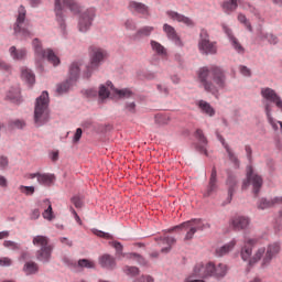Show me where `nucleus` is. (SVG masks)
Segmentation results:
<instances>
[{
	"label": "nucleus",
	"instance_id": "obj_49",
	"mask_svg": "<svg viewBox=\"0 0 282 282\" xmlns=\"http://www.w3.org/2000/svg\"><path fill=\"white\" fill-rule=\"evenodd\" d=\"M78 268H95L94 262L87 260V259H82L78 261Z\"/></svg>",
	"mask_w": 282,
	"mask_h": 282
},
{
	"label": "nucleus",
	"instance_id": "obj_25",
	"mask_svg": "<svg viewBox=\"0 0 282 282\" xmlns=\"http://www.w3.org/2000/svg\"><path fill=\"white\" fill-rule=\"evenodd\" d=\"M32 243H33V246H35V248H52L53 247L52 245H50V238H47V236H41V235L33 237Z\"/></svg>",
	"mask_w": 282,
	"mask_h": 282
},
{
	"label": "nucleus",
	"instance_id": "obj_59",
	"mask_svg": "<svg viewBox=\"0 0 282 282\" xmlns=\"http://www.w3.org/2000/svg\"><path fill=\"white\" fill-rule=\"evenodd\" d=\"M112 246L117 250V254H121L123 257L124 253H122V243L116 241L112 243Z\"/></svg>",
	"mask_w": 282,
	"mask_h": 282
},
{
	"label": "nucleus",
	"instance_id": "obj_15",
	"mask_svg": "<svg viewBox=\"0 0 282 282\" xmlns=\"http://www.w3.org/2000/svg\"><path fill=\"white\" fill-rule=\"evenodd\" d=\"M215 271V264L213 262L197 263L194 267L193 276H199L200 279H206V276H213V272Z\"/></svg>",
	"mask_w": 282,
	"mask_h": 282
},
{
	"label": "nucleus",
	"instance_id": "obj_61",
	"mask_svg": "<svg viewBox=\"0 0 282 282\" xmlns=\"http://www.w3.org/2000/svg\"><path fill=\"white\" fill-rule=\"evenodd\" d=\"M41 217V212L39 209H33L31 213V219H39Z\"/></svg>",
	"mask_w": 282,
	"mask_h": 282
},
{
	"label": "nucleus",
	"instance_id": "obj_64",
	"mask_svg": "<svg viewBox=\"0 0 282 282\" xmlns=\"http://www.w3.org/2000/svg\"><path fill=\"white\" fill-rule=\"evenodd\" d=\"M194 278H195V275H193V273H192V275L186 278L184 282H204V280H195Z\"/></svg>",
	"mask_w": 282,
	"mask_h": 282
},
{
	"label": "nucleus",
	"instance_id": "obj_30",
	"mask_svg": "<svg viewBox=\"0 0 282 282\" xmlns=\"http://www.w3.org/2000/svg\"><path fill=\"white\" fill-rule=\"evenodd\" d=\"M23 272L26 274V276H30L32 274L39 273V263L34 261H28L23 265Z\"/></svg>",
	"mask_w": 282,
	"mask_h": 282
},
{
	"label": "nucleus",
	"instance_id": "obj_63",
	"mask_svg": "<svg viewBox=\"0 0 282 282\" xmlns=\"http://www.w3.org/2000/svg\"><path fill=\"white\" fill-rule=\"evenodd\" d=\"M63 261H64V263H66V265H70L72 268H76V262H74V260H70L69 258H64Z\"/></svg>",
	"mask_w": 282,
	"mask_h": 282
},
{
	"label": "nucleus",
	"instance_id": "obj_60",
	"mask_svg": "<svg viewBox=\"0 0 282 282\" xmlns=\"http://www.w3.org/2000/svg\"><path fill=\"white\" fill-rule=\"evenodd\" d=\"M239 70H240V74H242V76H250L251 75L250 68H248L247 66H240Z\"/></svg>",
	"mask_w": 282,
	"mask_h": 282
},
{
	"label": "nucleus",
	"instance_id": "obj_10",
	"mask_svg": "<svg viewBox=\"0 0 282 282\" xmlns=\"http://www.w3.org/2000/svg\"><path fill=\"white\" fill-rule=\"evenodd\" d=\"M250 184L253 186L254 195H259V191L263 186V178L254 173L251 165L247 167V181L242 183V191L248 188Z\"/></svg>",
	"mask_w": 282,
	"mask_h": 282
},
{
	"label": "nucleus",
	"instance_id": "obj_21",
	"mask_svg": "<svg viewBox=\"0 0 282 282\" xmlns=\"http://www.w3.org/2000/svg\"><path fill=\"white\" fill-rule=\"evenodd\" d=\"M230 225L235 230H246L250 226V219L245 216H236L231 219Z\"/></svg>",
	"mask_w": 282,
	"mask_h": 282
},
{
	"label": "nucleus",
	"instance_id": "obj_62",
	"mask_svg": "<svg viewBox=\"0 0 282 282\" xmlns=\"http://www.w3.org/2000/svg\"><path fill=\"white\" fill-rule=\"evenodd\" d=\"M8 186V178L6 176L0 175V187L6 188Z\"/></svg>",
	"mask_w": 282,
	"mask_h": 282
},
{
	"label": "nucleus",
	"instance_id": "obj_36",
	"mask_svg": "<svg viewBox=\"0 0 282 282\" xmlns=\"http://www.w3.org/2000/svg\"><path fill=\"white\" fill-rule=\"evenodd\" d=\"M123 257L130 261H135V263H139V265H147V259L138 253H126Z\"/></svg>",
	"mask_w": 282,
	"mask_h": 282
},
{
	"label": "nucleus",
	"instance_id": "obj_56",
	"mask_svg": "<svg viewBox=\"0 0 282 282\" xmlns=\"http://www.w3.org/2000/svg\"><path fill=\"white\" fill-rule=\"evenodd\" d=\"M126 30L133 31L135 30V22L133 20H127L124 23Z\"/></svg>",
	"mask_w": 282,
	"mask_h": 282
},
{
	"label": "nucleus",
	"instance_id": "obj_34",
	"mask_svg": "<svg viewBox=\"0 0 282 282\" xmlns=\"http://www.w3.org/2000/svg\"><path fill=\"white\" fill-rule=\"evenodd\" d=\"M276 204H278L276 197L271 198V199L262 198V199H260V202L258 204V208L260 210H265L268 208H272V207L276 206Z\"/></svg>",
	"mask_w": 282,
	"mask_h": 282
},
{
	"label": "nucleus",
	"instance_id": "obj_2",
	"mask_svg": "<svg viewBox=\"0 0 282 282\" xmlns=\"http://www.w3.org/2000/svg\"><path fill=\"white\" fill-rule=\"evenodd\" d=\"M65 8H68L73 14H78L80 12V4L77 3L74 0H55L54 1V13L55 19L62 28V30H65V19L67 18V11Z\"/></svg>",
	"mask_w": 282,
	"mask_h": 282
},
{
	"label": "nucleus",
	"instance_id": "obj_32",
	"mask_svg": "<svg viewBox=\"0 0 282 282\" xmlns=\"http://www.w3.org/2000/svg\"><path fill=\"white\" fill-rule=\"evenodd\" d=\"M218 140L221 142L224 149H226V152L228 153V158H229L230 162H234V164H236V166H239V159H237V156L235 155L232 150H230V147H228L226 144V140L223 139L221 135H218Z\"/></svg>",
	"mask_w": 282,
	"mask_h": 282
},
{
	"label": "nucleus",
	"instance_id": "obj_55",
	"mask_svg": "<svg viewBox=\"0 0 282 282\" xmlns=\"http://www.w3.org/2000/svg\"><path fill=\"white\" fill-rule=\"evenodd\" d=\"M80 138H83V129L78 128L74 134L73 142H80Z\"/></svg>",
	"mask_w": 282,
	"mask_h": 282
},
{
	"label": "nucleus",
	"instance_id": "obj_11",
	"mask_svg": "<svg viewBox=\"0 0 282 282\" xmlns=\"http://www.w3.org/2000/svg\"><path fill=\"white\" fill-rule=\"evenodd\" d=\"M32 45L37 56H41V58H47V62L52 63L55 67L56 65H61V59L58 58V56H56V54H54V51L50 48L43 50V46L41 45L39 39H34Z\"/></svg>",
	"mask_w": 282,
	"mask_h": 282
},
{
	"label": "nucleus",
	"instance_id": "obj_45",
	"mask_svg": "<svg viewBox=\"0 0 282 282\" xmlns=\"http://www.w3.org/2000/svg\"><path fill=\"white\" fill-rule=\"evenodd\" d=\"M227 185L229 186L228 195L229 197H232V193H235V186H237V181L235 180V177L229 176L227 180Z\"/></svg>",
	"mask_w": 282,
	"mask_h": 282
},
{
	"label": "nucleus",
	"instance_id": "obj_8",
	"mask_svg": "<svg viewBox=\"0 0 282 282\" xmlns=\"http://www.w3.org/2000/svg\"><path fill=\"white\" fill-rule=\"evenodd\" d=\"M90 54V65L87 67V72L85 74L86 78L91 77V70L98 69L102 63H105V59L107 58L108 54L107 52L98 46H90L89 48Z\"/></svg>",
	"mask_w": 282,
	"mask_h": 282
},
{
	"label": "nucleus",
	"instance_id": "obj_16",
	"mask_svg": "<svg viewBox=\"0 0 282 282\" xmlns=\"http://www.w3.org/2000/svg\"><path fill=\"white\" fill-rule=\"evenodd\" d=\"M166 15L169 17V19H172V21H177V23H183L184 25H186L187 28H194L195 26V22L193 21V19L177 13L176 11H166Z\"/></svg>",
	"mask_w": 282,
	"mask_h": 282
},
{
	"label": "nucleus",
	"instance_id": "obj_7",
	"mask_svg": "<svg viewBox=\"0 0 282 282\" xmlns=\"http://www.w3.org/2000/svg\"><path fill=\"white\" fill-rule=\"evenodd\" d=\"M69 78L56 86V94L58 96H63V94H67L69 89L74 86V83L78 80V76H80V64L77 62H74L69 66V72H68Z\"/></svg>",
	"mask_w": 282,
	"mask_h": 282
},
{
	"label": "nucleus",
	"instance_id": "obj_54",
	"mask_svg": "<svg viewBox=\"0 0 282 282\" xmlns=\"http://www.w3.org/2000/svg\"><path fill=\"white\" fill-rule=\"evenodd\" d=\"M8 156H0V169L1 171H6L8 169Z\"/></svg>",
	"mask_w": 282,
	"mask_h": 282
},
{
	"label": "nucleus",
	"instance_id": "obj_40",
	"mask_svg": "<svg viewBox=\"0 0 282 282\" xmlns=\"http://www.w3.org/2000/svg\"><path fill=\"white\" fill-rule=\"evenodd\" d=\"M151 47L159 56H166V48L160 42L151 41Z\"/></svg>",
	"mask_w": 282,
	"mask_h": 282
},
{
	"label": "nucleus",
	"instance_id": "obj_22",
	"mask_svg": "<svg viewBox=\"0 0 282 282\" xmlns=\"http://www.w3.org/2000/svg\"><path fill=\"white\" fill-rule=\"evenodd\" d=\"M155 241H160L161 246H166L161 249V252L163 253L171 252L173 246H175V243L177 242V240L174 237H169V236L160 237L155 239Z\"/></svg>",
	"mask_w": 282,
	"mask_h": 282
},
{
	"label": "nucleus",
	"instance_id": "obj_12",
	"mask_svg": "<svg viewBox=\"0 0 282 282\" xmlns=\"http://www.w3.org/2000/svg\"><path fill=\"white\" fill-rule=\"evenodd\" d=\"M109 89H112L115 94L119 95V98H131V96H133V93L129 88H124L121 90L113 89V84H111V82H108L107 86L101 85L99 87V98L101 100L107 99V97L109 96Z\"/></svg>",
	"mask_w": 282,
	"mask_h": 282
},
{
	"label": "nucleus",
	"instance_id": "obj_24",
	"mask_svg": "<svg viewBox=\"0 0 282 282\" xmlns=\"http://www.w3.org/2000/svg\"><path fill=\"white\" fill-rule=\"evenodd\" d=\"M99 263L101 268L113 270V268H116V258L111 257L110 254H104L99 258Z\"/></svg>",
	"mask_w": 282,
	"mask_h": 282
},
{
	"label": "nucleus",
	"instance_id": "obj_6",
	"mask_svg": "<svg viewBox=\"0 0 282 282\" xmlns=\"http://www.w3.org/2000/svg\"><path fill=\"white\" fill-rule=\"evenodd\" d=\"M26 14L28 11L25 10V7L20 6L13 30L17 36H22V39H32L34 33L28 29V21H25Z\"/></svg>",
	"mask_w": 282,
	"mask_h": 282
},
{
	"label": "nucleus",
	"instance_id": "obj_44",
	"mask_svg": "<svg viewBox=\"0 0 282 282\" xmlns=\"http://www.w3.org/2000/svg\"><path fill=\"white\" fill-rule=\"evenodd\" d=\"M238 21L239 23H242V25H245L249 32H252V25L250 24V21H248V18L243 15V13L238 14Z\"/></svg>",
	"mask_w": 282,
	"mask_h": 282
},
{
	"label": "nucleus",
	"instance_id": "obj_31",
	"mask_svg": "<svg viewBox=\"0 0 282 282\" xmlns=\"http://www.w3.org/2000/svg\"><path fill=\"white\" fill-rule=\"evenodd\" d=\"M7 99L11 102H14L15 105H20L21 102V89L19 88H11L7 93Z\"/></svg>",
	"mask_w": 282,
	"mask_h": 282
},
{
	"label": "nucleus",
	"instance_id": "obj_46",
	"mask_svg": "<svg viewBox=\"0 0 282 282\" xmlns=\"http://www.w3.org/2000/svg\"><path fill=\"white\" fill-rule=\"evenodd\" d=\"M153 30V26H143L137 32V36H150Z\"/></svg>",
	"mask_w": 282,
	"mask_h": 282
},
{
	"label": "nucleus",
	"instance_id": "obj_13",
	"mask_svg": "<svg viewBox=\"0 0 282 282\" xmlns=\"http://www.w3.org/2000/svg\"><path fill=\"white\" fill-rule=\"evenodd\" d=\"M280 253H281V242H273L268 245L262 256V265H269V263L272 262V259H275V257H279Z\"/></svg>",
	"mask_w": 282,
	"mask_h": 282
},
{
	"label": "nucleus",
	"instance_id": "obj_19",
	"mask_svg": "<svg viewBox=\"0 0 282 282\" xmlns=\"http://www.w3.org/2000/svg\"><path fill=\"white\" fill-rule=\"evenodd\" d=\"M163 32H165V34H166L167 39H170V41H174L175 45H178V47H183L184 43H182V40L177 35L175 28H173L170 24H164Z\"/></svg>",
	"mask_w": 282,
	"mask_h": 282
},
{
	"label": "nucleus",
	"instance_id": "obj_9",
	"mask_svg": "<svg viewBox=\"0 0 282 282\" xmlns=\"http://www.w3.org/2000/svg\"><path fill=\"white\" fill-rule=\"evenodd\" d=\"M198 52L205 56L217 54V42L210 41V35L206 29L200 30L198 40Z\"/></svg>",
	"mask_w": 282,
	"mask_h": 282
},
{
	"label": "nucleus",
	"instance_id": "obj_27",
	"mask_svg": "<svg viewBox=\"0 0 282 282\" xmlns=\"http://www.w3.org/2000/svg\"><path fill=\"white\" fill-rule=\"evenodd\" d=\"M9 53L11 58H13V61H23V58L28 56V51H25V48L18 50L15 46H11L9 48Z\"/></svg>",
	"mask_w": 282,
	"mask_h": 282
},
{
	"label": "nucleus",
	"instance_id": "obj_18",
	"mask_svg": "<svg viewBox=\"0 0 282 282\" xmlns=\"http://www.w3.org/2000/svg\"><path fill=\"white\" fill-rule=\"evenodd\" d=\"M52 252H54V247L40 248L35 252V259L41 263H50L52 261Z\"/></svg>",
	"mask_w": 282,
	"mask_h": 282
},
{
	"label": "nucleus",
	"instance_id": "obj_51",
	"mask_svg": "<svg viewBox=\"0 0 282 282\" xmlns=\"http://www.w3.org/2000/svg\"><path fill=\"white\" fill-rule=\"evenodd\" d=\"M94 235H96L97 237H101V239H111V235L107 234L105 231H100L98 229H94L93 230Z\"/></svg>",
	"mask_w": 282,
	"mask_h": 282
},
{
	"label": "nucleus",
	"instance_id": "obj_29",
	"mask_svg": "<svg viewBox=\"0 0 282 282\" xmlns=\"http://www.w3.org/2000/svg\"><path fill=\"white\" fill-rule=\"evenodd\" d=\"M195 135L200 144L198 145V150L200 151V153H205L206 155H208V152L206 151V144H208V140L204 135V131H202V129H197Z\"/></svg>",
	"mask_w": 282,
	"mask_h": 282
},
{
	"label": "nucleus",
	"instance_id": "obj_35",
	"mask_svg": "<svg viewBox=\"0 0 282 282\" xmlns=\"http://www.w3.org/2000/svg\"><path fill=\"white\" fill-rule=\"evenodd\" d=\"M237 8H239L237 0H227L223 3V10L226 12V14H231V12H235Z\"/></svg>",
	"mask_w": 282,
	"mask_h": 282
},
{
	"label": "nucleus",
	"instance_id": "obj_17",
	"mask_svg": "<svg viewBox=\"0 0 282 282\" xmlns=\"http://www.w3.org/2000/svg\"><path fill=\"white\" fill-rule=\"evenodd\" d=\"M128 10L134 14H142L143 17H150L149 7L142 2L130 1L128 4Z\"/></svg>",
	"mask_w": 282,
	"mask_h": 282
},
{
	"label": "nucleus",
	"instance_id": "obj_14",
	"mask_svg": "<svg viewBox=\"0 0 282 282\" xmlns=\"http://www.w3.org/2000/svg\"><path fill=\"white\" fill-rule=\"evenodd\" d=\"M96 17V10L88 9L84 11L79 17L78 30L79 32H87L91 28V21Z\"/></svg>",
	"mask_w": 282,
	"mask_h": 282
},
{
	"label": "nucleus",
	"instance_id": "obj_5",
	"mask_svg": "<svg viewBox=\"0 0 282 282\" xmlns=\"http://www.w3.org/2000/svg\"><path fill=\"white\" fill-rule=\"evenodd\" d=\"M257 243V239H248L245 241V246L241 248L240 256L242 261H249V265H254L258 261L263 259V254H265V248H259L253 257H252V246Z\"/></svg>",
	"mask_w": 282,
	"mask_h": 282
},
{
	"label": "nucleus",
	"instance_id": "obj_48",
	"mask_svg": "<svg viewBox=\"0 0 282 282\" xmlns=\"http://www.w3.org/2000/svg\"><path fill=\"white\" fill-rule=\"evenodd\" d=\"M4 248H9V250H19L20 246L19 243L12 241V240H6L3 242Z\"/></svg>",
	"mask_w": 282,
	"mask_h": 282
},
{
	"label": "nucleus",
	"instance_id": "obj_33",
	"mask_svg": "<svg viewBox=\"0 0 282 282\" xmlns=\"http://www.w3.org/2000/svg\"><path fill=\"white\" fill-rule=\"evenodd\" d=\"M198 107L203 113H206V116H209V117L215 116V108H213V106H210L208 101L199 100Z\"/></svg>",
	"mask_w": 282,
	"mask_h": 282
},
{
	"label": "nucleus",
	"instance_id": "obj_38",
	"mask_svg": "<svg viewBox=\"0 0 282 282\" xmlns=\"http://www.w3.org/2000/svg\"><path fill=\"white\" fill-rule=\"evenodd\" d=\"M39 184H44V186H50L54 182V175L53 174H41L37 178Z\"/></svg>",
	"mask_w": 282,
	"mask_h": 282
},
{
	"label": "nucleus",
	"instance_id": "obj_39",
	"mask_svg": "<svg viewBox=\"0 0 282 282\" xmlns=\"http://www.w3.org/2000/svg\"><path fill=\"white\" fill-rule=\"evenodd\" d=\"M154 122H155V124H159L160 127H162L164 124H169V122H171V116L159 113L154 117Z\"/></svg>",
	"mask_w": 282,
	"mask_h": 282
},
{
	"label": "nucleus",
	"instance_id": "obj_53",
	"mask_svg": "<svg viewBox=\"0 0 282 282\" xmlns=\"http://www.w3.org/2000/svg\"><path fill=\"white\" fill-rule=\"evenodd\" d=\"M72 204H74L75 208H83V199H80L78 196H74L72 198Z\"/></svg>",
	"mask_w": 282,
	"mask_h": 282
},
{
	"label": "nucleus",
	"instance_id": "obj_58",
	"mask_svg": "<svg viewBox=\"0 0 282 282\" xmlns=\"http://www.w3.org/2000/svg\"><path fill=\"white\" fill-rule=\"evenodd\" d=\"M12 124H13V127L15 128V129H23V127H25V121H23V120H14L13 122H12Z\"/></svg>",
	"mask_w": 282,
	"mask_h": 282
},
{
	"label": "nucleus",
	"instance_id": "obj_20",
	"mask_svg": "<svg viewBox=\"0 0 282 282\" xmlns=\"http://www.w3.org/2000/svg\"><path fill=\"white\" fill-rule=\"evenodd\" d=\"M223 30L227 36H229L232 47L238 52V54H243L246 52V48L239 43V40L237 37L232 36V30H230L226 24H223Z\"/></svg>",
	"mask_w": 282,
	"mask_h": 282
},
{
	"label": "nucleus",
	"instance_id": "obj_50",
	"mask_svg": "<svg viewBox=\"0 0 282 282\" xmlns=\"http://www.w3.org/2000/svg\"><path fill=\"white\" fill-rule=\"evenodd\" d=\"M264 39L271 44V45H276L279 43V37L272 33H267Z\"/></svg>",
	"mask_w": 282,
	"mask_h": 282
},
{
	"label": "nucleus",
	"instance_id": "obj_57",
	"mask_svg": "<svg viewBox=\"0 0 282 282\" xmlns=\"http://www.w3.org/2000/svg\"><path fill=\"white\" fill-rule=\"evenodd\" d=\"M134 282H153V278L151 275H142L134 280Z\"/></svg>",
	"mask_w": 282,
	"mask_h": 282
},
{
	"label": "nucleus",
	"instance_id": "obj_43",
	"mask_svg": "<svg viewBox=\"0 0 282 282\" xmlns=\"http://www.w3.org/2000/svg\"><path fill=\"white\" fill-rule=\"evenodd\" d=\"M265 113L273 129H279V127L276 126V122H274V119L272 118V104H265Z\"/></svg>",
	"mask_w": 282,
	"mask_h": 282
},
{
	"label": "nucleus",
	"instance_id": "obj_42",
	"mask_svg": "<svg viewBox=\"0 0 282 282\" xmlns=\"http://www.w3.org/2000/svg\"><path fill=\"white\" fill-rule=\"evenodd\" d=\"M123 272L127 274V276L133 278L140 274V269L138 267L126 265L123 267Z\"/></svg>",
	"mask_w": 282,
	"mask_h": 282
},
{
	"label": "nucleus",
	"instance_id": "obj_1",
	"mask_svg": "<svg viewBox=\"0 0 282 282\" xmlns=\"http://www.w3.org/2000/svg\"><path fill=\"white\" fill-rule=\"evenodd\" d=\"M197 76L200 87L209 94H218L226 87V73L219 66H204L198 69Z\"/></svg>",
	"mask_w": 282,
	"mask_h": 282
},
{
	"label": "nucleus",
	"instance_id": "obj_37",
	"mask_svg": "<svg viewBox=\"0 0 282 282\" xmlns=\"http://www.w3.org/2000/svg\"><path fill=\"white\" fill-rule=\"evenodd\" d=\"M22 79L25 80L29 85H34L35 83V76L32 73V70L28 68H23L21 73Z\"/></svg>",
	"mask_w": 282,
	"mask_h": 282
},
{
	"label": "nucleus",
	"instance_id": "obj_3",
	"mask_svg": "<svg viewBox=\"0 0 282 282\" xmlns=\"http://www.w3.org/2000/svg\"><path fill=\"white\" fill-rule=\"evenodd\" d=\"M50 120V94L43 91L36 98L34 108V122L36 127H43Z\"/></svg>",
	"mask_w": 282,
	"mask_h": 282
},
{
	"label": "nucleus",
	"instance_id": "obj_52",
	"mask_svg": "<svg viewBox=\"0 0 282 282\" xmlns=\"http://www.w3.org/2000/svg\"><path fill=\"white\" fill-rule=\"evenodd\" d=\"M0 265L2 268H8V267L12 265V259L7 258V257L0 258Z\"/></svg>",
	"mask_w": 282,
	"mask_h": 282
},
{
	"label": "nucleus",
	"instance_id": "obj_41",
	"mask_svg": "<svg viewBox=\"0 0 282 282\" xmlns=\"http://www.w3.org/2000/svg\"><path fill=\"white\" fill-rule=\"evenodd\" d=\"M228 271V268L226 264H218L217 267L214 265L213 274L214 276H226V272Z\"/></svg>",
	"mask_w": 282,
	"mask_h": 282
},
{
	"label": "nucleus",
	"instance_id": "obj_4",
	"mask_svg": "<svg viewBox=\"0 0 282 282\" xmlns=\"http://www.w3.org/2000/svg\"><path fill=\"white\" fill-rule=\"evenodd\" d=\"M186 230L184 242L188 243L189 241H193V237H195V232L198 230H206V228H210V224H204L202 219H192L187 220L178 226H175L173 228H170L166 230V232H173L175 230Z\"/></svg>",
	"mask_w": 282,
	"mask_h": 282
},
{
	"label": "nucleus",
	"instance_id": "obj_23",
	"mask_svg": "<svg viewBox=\"0 0 282 282\" xmlns=\"http://www.w3.org/2000/svg\"><path fill=\"white\" fill-rule=\"evenodd\" d=\"M215 191H217V167H213V170H212L209 184L207 186V189H206L204 196L210 197V195H213V193H215Z\"/></svg>",
	"mask_w": 282,
	"mask_h": 282
},
{
	"label": "nucleus",
	"instance_id": "obj_47",
	"mask_svg": "<svg viewBox=\"0 0 282 282\" xmlns=\"http://www.w3.org/2000/svg\"><path fill=\"white\" fill-rule=\"evenodd\" d=\"M20 193H22L23 195L30 196V195H34V186H25V185H21L19 187Z\"/></svg>",
	"mask_w": 282,
	"mask_h": 282
},
{
	"label": "nucleus",
	"instance_id": "obj_26",
	"mask_svg": "<svg viewBox=\"0 0 282 282\" xmlns=\"http://www.w3.org/2000/svg\"><path fill=\"white\" fill-rule=\"evenodd\" d=\"M41 208H44L42 216L47 219V221H52V219H54V212L52 210V203L50 199H44L41 203Z\"/></svg>",
	"mask_w": 282,
	"mask_h": 282
},
{
	"label": "nucleus",
	"instance_id": "obj_28",
	"mask_svg": "<svg viewBox=\"0 0 282 282\" xmlns=\"http://www.w3.org/2000/svg\"><path fill=\"white\" fill-rule=\"evenodd\" d=\"M236 246H237V240H231L225 246L217 248L216 257H224L225 254H228V252H231V250H234Z\"/></svg>",
	"mask_w": 282,
	"mask_h": 282
}]
</instances>
